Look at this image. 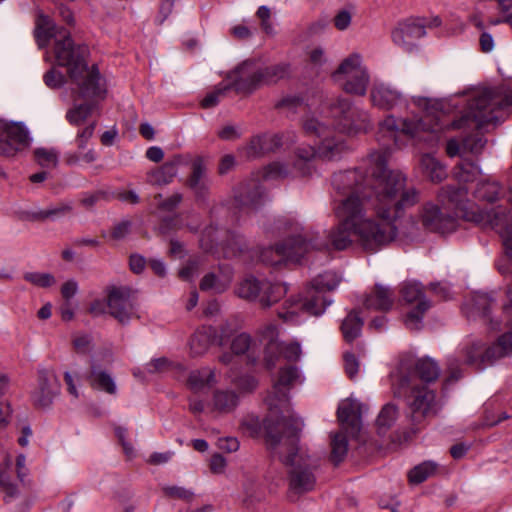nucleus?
<instances>
[{"instance_id":"f257e3e1","label":"nucleus","mask_w":512,"mask_h":512,"mask_svg":"<svg viewBox=\"0 0 512 512\" xmlns=\"http://www.w3.org/2000/svg\"><path fill=\"white\" fill-rule=\"evenodd\" d=\"M416 106L426 114L420 119H404L401 125L392 116L379 124L377 140L382 149L368 156L366 178L360 169L334 174L332 185L341 198L334 200L333 210L339 219L338 225L329 234V241H318L314 237L297 235L286 239L275 247L260 252V260L269 265L285 261L299 262L310 249L344 250L357 244L368 252H376L395 240V220L404 209L418 201L414 188H406L405 176L399 171L386 168L388 155L393 147L401 145L402 136L417 141L436 142L444 129L430 109L439 103L426 97H414Z\"/></svg>"},{"instance_id":"f03ea898","label":"nucleus","mask_w":512,"mask_h":512,"mask_svg":"<svg viewBox=\"0 0 512 512\" xmlns=\"http://www.w3.org/2000/svg\"><path fill=\"white\" fill-rule=\"evenodd\" d=\"M284 424L267 427L266 444L272 457L287 467L290 493L304 494L312 491L316 485L319 460L298 446L303 421L296 419L287 429H284Z\"/></svg>"},{"instance_id":"7ed1b4c3","label":"nucleus","mask_w":512,"mask_h":512,"mask_svg":"<svg viewBox=\"0 0 512 512\" xmlns=\"http://www.w3.org/2000/svg\"><path fill=\"white\" fill-rule=\"evenodd\" d=\"M54 56L58 66L65 67L67 74L78 86L83 97H93L103 92L99 83V70L95 65L89 67L86 58L88 47L75 44L69 34L64 30H57L53 20L42 13L38 15L35 29V38L40 48L48 45L53 37Z\"/></svg>"},{"instance_id":"20e7f679","label":"nucleus","mask_w":512,"mask_h":512,"mask_svg":"<svg viewBox=\"0 0 512 512\" xmlns=\"http://www.w3.org/2000/svg\"><path fill=\"white\" fill-rule=\"evenodd\" d=\"M339 283L340 278L335 272L327 271L318 275L312 280L311 288L306 291L305 296L291 297L285 302L278 312V317L286 323L297 324L303 314H323L332 300H328L322 293L334 290Z\"/></svg>"},{"instance_id":"39448f33","label":"nucleus","mask_w":512,"mask_h":512,"mask_svg":"<svg viewBox=\"0 0 512 512\" xmlns=\"http://www.w3.org/2000/svg\"><path fill=\"white\" fill-rule=\"evenodd\" d=\"M298 382H301V375L296 366L286 365L279 370L272 389L265 398L271 417L266 428L270 425L285 423L284 429H287L294 420L300 419L291 409L288 399L289 390Z\"/></svg>"},{"instance_id":"423d86ee","label":"nucleus","mask_w":512,"mask_h":512,"mask_svg":"<svg viewBox=\"0 0 512 512\" xmlns=\"http://www.w3.org/2000/svg\"><path fill=\"white\" fill-rule=\"evenodd\" d=\"M508 106H512V88L505 89L499 95L485 91L471 100L466 115L452 121L448 126L452 129H461L472 120L478 128H482L486 124L496 123L499 120V111Z\"/></svg>"},{"instance_id":"0eeeda50","label":"nucleus","mask_w":512,"mask_h":512,"mask_svg":"<svg viewBox=\"0 0 512 512\" xmlns=\"http://www.w3.org/2000/svg\"><path fill=\"white\" fill-rule=\"evenodd\" d=\"M509 303L504 305L503 316L508 329L501 335L497 342L489 347H484L481 342H472L465 350L466 362L483 369L486 362H492L512 352V284L507 289Z\"/></svg>"},{"instance_id":"6e6552de","label":"nucleus","mask_w":512,"mask_h":512,"mask_svg":"<svg viewBox=\"0 0 512 512\" xmlns=\"http://www.w3.org/2000/svg\"><path fill=\"white\" fill-rule=\"evenodd\" d=\"M438 196L443 205L454 210L455 217H463L484 229H488L489 224L494 220V213L503 209L501 207L491 211L476 209L468 199L467 188L460 183L443 187Z\"/></svg>"},{"instance_id":"1a4fd4ad","label":"nucleus","mask_w":512,"mask_h":512,"mask_svg":"<svg viewBox=\"0 0 512 512\" xmlns=\"http://www.w3.org/2000/svg\"><path fill=\"white\" fill-rule=\"evenodd\" d=\"M328 108L335 126L348 136L367 133L372 128L368 113L353 107L347 99H334L329 102Z\"/></svg>"},{"instance_id":"9d476101","label":"nucleus","mask_w":512,"mask_h":512,"mask_svg":"<svg viewBox=\"0 0 512 512\" xmlns=\"http://www.w3.org/2000/svg\"><path fill=\"white\" fill-rule=\"evenodd\" d=\"M399 387L409 389L406 403L413 425H421L426 419L438 413L434 391L424 385L414 383L410 378H399Z\"/></svg>"},{"instance_id":"9b49d317","label":"nucleus","mask_w":512,"mask_h":512,"mask_svg":"<svg viewBox=\"0 0 512 512\" xmlns=\"http://www.w3.org/2000/svg\"><path fill=\"white\" fill-rule=\"evenodd\" d=\"M259 339L264 345V363L267 369H273L281 359L296 362L302 354L298 342H280L278 329L274 324H267L259 330Z\"/></svg>"},{"instance_id":"f8f14e48","label":"nucleus","mask_w":512,"mask_h":512,"mask_svg":"<svg viewBox=\"0 0 512 512\" xmlns=\"http://www.w3.org/2000/svg\"><path fill=\"white\" fill-rule=\"evenodd\" d=\"M236 294L249 301H258L267 308L278 302L287 292L285 284L258 280L255 277L243 279L236 287Z\"/></svg>"},{"instance_id":"ddd939ff","label":"nucleus","mask_w":512,"mask_h":512,"mask_svg":"<svg viewBox=\"0 0 512 512\" xmlns=\"http://www.w3.org/2000/svg\"><path fill=\"white\" fill-rule=\"evenodd\" d=\"M334 76L342 82V87L347 93L365 95L369 84V75L367 69L362 65L359 55L353 54L343 60Z\"/></svg>"},{"instance_id":"4468645a","label":"nucleus","mask_w":512,"mask_h":512,"mask_svg":"<svg viewBox=\"0 0 512 512\" xmlns=\"http://www.w3.org/2000/svg\"><path fill=\"white\" fill-rule=\"evenodd\" d=\"M403 300L408 304H416L406 315L405 326L410 330L422 328L423 317L430 308V301L425 297L422 285L419 282H404L400 289Z\"/></svg>"},{"instance_id":"2eb2a0df","label":"nucleus","mask_w":512,"mask_h":512,"mask_svg":"<svg viewBox=\"0 0 512 512\" xmlns=\"http://www.w3.org/2000/svg\"><path fill=\"white\" fill-rule=\"evenodd\" d=\"M261 68L253 61H244L228 74L230 89L237 93L249 94L262 85Z\"/></svg>"},{"instance_id":"dca6fc26","label":"nucleus","mask_w":512,"mask_h":512,"mask_svg":"<svg viewBox=\"0 0 512 512\" xmlns=\"http://www.w3.org/2000/svg\"><path fill=\"white\" fill-rule=\"evenodd\" d=\"M424 19H408L392 31L393 43L405 52H413L417 41L426 34Z\"/></svg>"},{"instance_id":"f3484780","label":"nucleus","mask_w":512,"mask_h":512,"mask_svg":"<svg viewBox=\"0 0 512 512\" xmlns=\"http://www.w3.org/2000/svg\"><path fill=\"white\" fill-rule=\"evenodd\" d=\"M132 292L127 287H114L109 291L107 306L112 317L122 324H127L135 315Z\"/></svg>"},{"instance_id":"a211bd4d","label":"nucleus","mask_w":512,"mask_h":512,"mask_svg":"<svg viewBox=\"0 0 512 512\" xmlns=\"http://www.w3.org/2000/svg\"><path fill=\"white\" fill-rule=\"evenodd\" d=\"M328 107L329 103L323 105L321 111L311 112L303 117L302 129L306 136L321 140L333 132L332 127L335 124L334 119H329L332 117Z\"/></svg>"},{"instance_id":"6ab92c4d","label":"nucleus","mask_w":512,"mask_h":512,"mask_svg":"<svg viewBox=\"0 0 512 512\" xmlns=\"http://www.w3.org/2000/svg\"><path fill=\"white\" fill-rule=\"evenodd\" d=\"M60 384L55 373L46 368L38 370V387L32 394L33 403L37 407H48L58 394Z\"/></svg>"},{"instance_id":"aec40b11","label":"nucleus","mask_w":512,"mask_h":512,"mask_svg":"<svg viewBox=\"0 0 512 512\" xmlns=\"http://www.w3.org/2000/svg\"><path fill=\"white\" fill-rule=\"evenodd\" d=\"M234 199L239 209L252 212L263 204L264 192L260 183L252 179L238 186Z\"/></svg>"},{"instance_id":"412c9836","label":"nucleus","mask_w":512,"mask_h":512,"mask_svg":"<svg viewBox=\"0 0 512 512\" xmlns=\"http://www.w3.org/2000/svg\"><path fill=\"white\" fill-rule=\"evenodd\" d=\"M421 219L425 228L442 234L454 231L457 225L455 216L444 214L433 204L424 206Z\"/></svg>"},{"instance_id":"4be33fe9","label":"nucleus","mask_w":512,"mask_h":512,"mask_svg":"<svg viewBox=\"0 0 512 512\" xmlns=\"http://www.w3.org/2000/svg\"><path fill=\"white\" fill-rule=\"evenodd\" d=\"M95 127L96 122H91L77 133L75 142L78 148V152H69L65 155V162L68 165H76L80 161L89 164L96 160V153L93 149L82 152L86 148L87 142L92 138Z\"/></svg>"},{"instance_id":"5701e85b","label":"nucleus","mask_w":512,"mask_h":512,"mask_svg":"<svg viewBox=\"0 0 512 512\" xmlns=\"http://www.w3.org/2000/svg\"><path fill=\"white\" fill-rule=\"evenodd\" d=\"M188 163V157L175 155L162 166L147 173V182L154 186L170 184L178 173V167Z\"/></svg>"},{"instance_id":"b1692460","label":"nucleus","mask_w":512,"mask_h":512,"mask_svg":"<svg viewBox=\"0 0 512 512\" xmlns=\"http://www.w3.org/2000/svg\"><path fill=\"white\" fill-rule=\"evenodd\" d=\"M364 405L353 399L342 401L337 410L341 425L351 434H357L361 429V415Z\"/></svg>"},{"instance_id":"393cba45","label":"nucleus","mask_w":512,"mask_h":512,"mask_svg":"<svg viewBox=\"0 0 512 512\" xmlns=\"http://www.w3.org/2000/svg\"><path fill=\"white\" fill-rule=\"evenodd\" d=\"M318 158L324 161H336L350 151L347 142L332 132L325 136L317 145Z\"/></svg>"},{"instance_id":"a878e982","label":"nucleus","mask_w":512,"mask_h":512,"mask_svg":"<svg viewBox=\"0 0 512 512\" xmlns=\"http://www.w3.org/2000/svg\"><path fill=\"white\" fill-rule=\"evenodd\" d=\"M72 83L77 86V93L78 96L82 99H87L94 101L96 99H104L106 94V89L104 87V84L102 82L101 75L99 74V83L101 85V88L103 89V92L100 95L93 96V97H83L80 94L79 86L71 79ZM95 109V103L89 102V103H82V104H74L72 108H70L66 113V119L71 125H81L83 124L89 116L92 114L93 110Z\"/></svg>"},{"instance_id":"bb28decb","label":"nucleus","mask_w":512,"mask_h":512,"mask_svg":"<svg viewBox=\"0 0 512 512\" xmlns=\"http://www.w3.org/2000/svg\"><path fill=\"white\" fill-rule=\"evenodd\" d=\"M493 303L492 298L485 293H477L475 294L470 302H467L463 306V311L466 316L470 318L482 317L491 325V329L499 330L500 323L497 321H493L489 318V309Z\"/></svg>"},{"instance_id":"cd10ccee","label":"nucleus","mask_w":512,"mask_h":512,"mask_svg":"<svg viewBox=\"0 0 512 512\" xmlns=\"http://www.w3.org/2000/svg\"><path fill=\"white\" fill-rule=\"evenodd\" d=\"M488 228L495 230L499 234L504 251L512 261V217L506 209L503 208L501 211L494 213V220L489 224Z\"/></svg>"},{"instance_id":"c85d7f7f","label":"nucleus","mask_w":512,"mask_h":512,"mask_svg":"<svg viewBox=\"0 0 512 512\" xmlns=\"http://www.w3.org/2000/svg\"><path fill=\"white\" fill-rule=\"evenodd\" d=\"M394 301L395 294L389 287L376 284L365 297L364 306L367 309L387 312L393 307Z\"/></svg>"},{"instance_id":"c756f323","label":"nucleus","mask_w":512,"mask_h":512,"mask_svg":"<svg viewBox=\"0 0 512 512\" xmlns=\"http://www.w3.org/2000/svg\"><path fill=\"white\" fill-rule=\"evenodd\" d=\"M370 97L373 105L386 110L392 109L403 101L399 91L383 83L372 87Z\"/></svg>"},{"instance_id":"7c9ffc66","label":"nucleus","mask_w":512,"mask_h":512,"mask_svg":"<svg viewBox=\"0 0 512 512\" xmlns=\"http://www.w3.org/2000/svg\"><path fill=\"white\" fill-rule=\"evenodd\" d=\"M206 170V165L201 157L193 160L191 174L186 180V185L197 197H204L208 191L209 185L205 178Z\"/></svg>"},{"instance_id":"2f4dec72","label":"nucleus","mask_w":512,"mask_h":512,"mask_svg":"<svg viewBox=\"0 0 512 512\" xmlns=\"http://www.w3.org/2000/svg\"><path fill=\"white\" fill-rule=\"evenodd\" d=\"M318 158V149L304 145L299 146L294 151L293 169L302 176L310 175L313 171V161Z\"/></svg>"},{"instance_id":"473e14b6","label":"nucleus","mask_w":512,"mask_h":512,"mask_svg":"<svg viewBox=\"0 0 512 512\" xmlns=\"http://www.w3.org/2000/svg\"><path fill=\"white\" fill-rule=\"evenodd\" d=\"M440 374V368L431 358L418 359L414 364V370L409 375H401L400 378L413 379L417 383V379L430 383L435 381Z\"/></svg>"},{"instance_id":"72a5a7b5","label":"nucleus","mask_w":512,"mask_h":512,"mask_svg":"<svg viewBox=\"0 0 512 512\" xmlns=\"http://www.w3.org/2000/svg\"><path fill=\"white\" fill-rule=\"evenodd\" d=\"M239 404V396L233 390L218 389L213 393L211 411L219 414L233 412Z\"/></svg>"},{"instance_id":"f704fd0d","label":"nucleus","mask_w":512,"mask_h":512,"mask_svg":"<svg viewBox=\"0 0 512 512\" xmlns=\"http://www.w3.org/2000/svg\"><path fill=\"white\" fill-rule=\"evenodd\" d=\"M0 132L20 150L30 145L31 138L29 132L21 123H6L0 121Z\"/></svg>"},{"instance_id":"c9c22d12","label":"nucleus","mask_w":512,"mask_h":512,"mask_svg":"<svg viewBox=\"0 0 512 512\" xmlns=\"http://www.w3.org/2000/svg\"><path fill=\"white\" fill-rule=\"evenodd\" d=\"M216 383L215 370L209 367L192 370L187 378V386L193 392H200Z\"/></svg>"},{"instance_id":"e433bc0d","label":"nucleus","mask_w":512,"mask_h":512,"mask_svg":"<svg viewBox=\"0 0 512 512\" xmlns=\"http://www.w3.org/2000/svg\"><path fill=\"white\" fill-rule=\"evenodd\" d=\"M89 384L92 388L104 391L114 395L117 392V386L113 377L106 371L100 369L94 363L91 364V370L88 376Z\"/></svg>"},{"instance_id":"4c0bfd02","label":"nucleus","mask_w":512,"mask_h":512,"mask_svg":"<svg viewBox=\"0 0 512 512\" xmlns=\"http://www.w3.org/2000/svg\"><path fill=\"white\" fill-rule=\"evenodd\" d=\"M215 338V332L212 328L197 330L190 340V352L193 356H201L206 353Z\"/></svg>"},{"instance_id":"58836bf2","label":"nucleus","mask_w":512,"mask_h":512,"mask_svg":"<svg viewBox=\"0 0 512 512\" xmlns=\"http://www.w3.org/2000/svg\"><path fill=\"white\" fill-rule=\"evenodd\" d=\"M220 247L224 257L230 258L241 255L247 249V244L241 235L230 232L226 239L221 242Z\"/></svg>"},{"instance_id":"ea45409f","label":"nucleus","mask_w":512,"mask_h":512,"mask_svg":"<svg viewBox=\"0 0 512 512\" xmlns=\"http://www.w3.org/2000/svg\"><path fill=\"white\" fill-rule=\"evenodd\" d=\"M363 326V320L359 317L358 312L351 311L343 320L341 330L343 337L347 342L354 341L360 336Z\"/></svg>"},{"instance_id":"a19ab883","label":"nucleus","mask_w":512,"mask_h":512,"mask_svg":"<svg viewBox=\"0 0 512 512\" xmlns=\"http://www.w3.org/2000/svg\"><path fill=\"white\" fill-rule=\"evenodd\" d=\"M398 414V408L394 404L384 405L376 419L378 433L385 434L396 422Z\"/></svg>"},{"instance_id":"79ce46f5","label":"nucleus","mask_w":512,"mask_h":512,"mask_svg":"<svg viewBox=\"0 0 512 512\" xmlns=\"http://www.w3.org/2000/svg\"><path fill=\"white\" fill-rule=\"evenodd\" d=\"M501 187L498 182L483 180L477 184L475 198L481 201L494 202L499 198Z\"/></svg>"},{"instance_id":"37998d69","label":"nucleus","mask_w":512,"mask_h":512,"mask_svg":"<svg viewBox=\"0 0 512 512\" xmlns=\"http://www.w3.org/2000/svg\"><path fill=\"white\" fill-rule=\"evenodd\" d=\"M268 138L264 135L254 136L250 142L243 148V152L248 158L259 157L264 153L273 151V146H268Z\"/></svg>"},{"instance_id":"c03bdc74","label":"nucleus","mask_w":512,"mask_h":512,"mask_svg":"<svg viewBox=\"0 0 512 512\" xmlns=\"http://www.w3.org/2000/svg\"><path fill=\"white\" fill-rule=\"evenodd\" d=\"M437 469V464L433 461H425L410 470L408 476L413 484H420L430 476H432Z\"/></svg>"},{"instance_id":"a18cd8bd","label":"nucleus","mask_w":512,"mask_h":512,"mask_svg":"<svg viewBox=\"0 0 512 512\" xmlns=\"http://www.w3.org/2000/svg\"><path fill=\"white\" fill-rule=\"evenodd\" d=\"M348 441L344 433L337 432L331 437V460L338 464L346 456Z\"/></svg>"},{"instance_id":"49530a36","label":"nucleus","mask_w":512,"mask_h":512,"mask_svg":"<svg viewBox=\"0 0 512 512\" xmlns=\"http://www.w3.org/2000/svg\"><path fill=\"white\" fill-rule=\"evenodd\" d=\"M231 350L235 355H241L248 352L249 359L253 362L256 361L254 345H252L251 337L248 334L241 333L237 335L231 343Z\"/></svg>"},{"instance_id":"de8ad7c7","label":"nucleus","mask_w":512,"mask_h":512,"mask_svg":"<svg viewBox=\"0 0 512 512\" xmlns=\"http://www.w3.org/2000/svg\"><path fill=\"white\" fill-rule=\"evenodd\" d=\"M34 157L41 167L55 168L58 165L59 152L54 148H37Z\"/></svg>"},{"instance_id":"09e8293b","label":"nucleus","mask_w":512,"mask_h":512,"mask_svg":"<svg viewBox=\"0 0 512 512\" xmlns=\"http://www.w3.org/2000/svg\"><path fill=\"white\" fill-rule=\"evenodd\" d=\"M422 166L434 182L442 181L446 176L444 167L430 155H424L421 159Z\"/></svg>"},{"instance_id":"8fccbe9b","label":"nucleus","mask_w":512,"mask_h":512,"mask_svg":"<svg viewBox=\"0 0 512 512\" xmlns=\"http://www.w3.org/2000/svg\"><path fill=\"white\" fill-rule=\"evenodd\" d=\"M229 280L222 281L214 273L206 274L200 282V289L202 291H212L214 293H222L229 286Z\"/></svg>"},{"instance_id":"3c124183","label":"nucleus","mask_w":512,"mask_h":512,"mask_svg":"<svg viewBox=\"0 0 512 512\" xmlns=\"http://www.w3.org/2000/svg\"><path fill=\"white\" fill-rule=\"evenodd\" d=\"M289 174L290 168L288 164L281 161H274L264 168L263 178L266 180H277L286 178Z\"/></svg>"},{"instance_id":"603ef678","label":"nucleus","mask_w":512,"mask_h":512,"mask_svg":"<svg viewBox=\"0 0 512 512\" xmlns=\"http://www.w3.org/2000/svg\"><path fill=\"white\" fill-rule=\"evenodd\" d=\"M229 90L230 84H227L226 82L219 83L213 91L207 93V95L202 99L201 106L205 109L215 107Z\"/></svg>"},{"instance_id":"864d4df0","label":"nucleus","mask_w":512,"mask_h":512,"mask_svg":"<svg viewBox=\"0 0 512 512\" xmlns=\"http://www.w3.org/2000/svg\"><path fill=\"white\" fill-rule=\"evenodd\" d=\"M289 67L286 64H276L261 69L262 84L276 82L288 75Z\"/></svg>"},{"instance_id":"5fc2aeb1","label":"nucleus","mask_w":512,"mask_h":512,"mask_svg":"<svg viewBox=\"0 0 512 512\" xmlns=\"http://www.w3.org/2000/svg\"><path fill=\"white\" fill-rule=\"evenodd\" d=\"M479 173L480 170L474 163L463 162L457 167L455 175L459 182H470L474 181Z\"/></svg>"},{"instance_id":"6e6d98bb","label":"nucleus","mask_w":512,"mask_h":512,"mask_svg":"<svg viewBox=\"0 0 512 512\" xmlns=\"http://www.w3.org/2000/svg\"><path fill=\"white\" fill-rule=\"evenodd\" d=\"M24 279L38 287H50L55 284V278L50 273H40V272H28L24 275Z\"/></svg>"},{"instance_id":"4d7b16f0","label":"nucleus","mask_w":512,"mask_h":512,"mask_svg":"<svg viewBox=\"0 0 512 512\" xmlns=\"http://www.w3.org/2000/svg\"><path fill=\"white\" fill-rule=\"evenodd\" d=\"M162 492L166 497L185 501L191 500L194 496L191 490L180 486H163Z\"/></svg>"},{"instance_id":"13d9d810","label":"nucleus","mask_w":512,"mask_h":512,"mask_svg":"<svg viewBox=\"0 0 512 512\" xmlns=\"http://www.w3.org/2000/svg\"><path fill=\"white\" fill-rule=\"evenodd\" d=\"M71 211V207L69 205H60L53 209L41 210L34 214V218L38 220H44L48 218H56L65 215L66 213Z\"/></svg>"},{"instance_id":"bf43d9fd","label":"nucleus","mask_w":512,"mask_h":512,"mask_svg":"<svg viewBox=\"0 0 512 512\" xmlns=\"http://www.w3.org/2000/svg\"><path fill=\"white\" fill-rule=\"evenodd\" d=\"M43 80L49 88H59L65 83L64 75L55 68L48 70L44 74Z\"/></svg>"},{"instance_id":"052dcab7","label":"nucleus","mask_w":512,"mask_h":512,"mask_svg":"<svg viewBox=\"0 0 512 512\" xmlns=\"http://www.w3.org/2000/svg\"><path fill=\"white\" fill-rule=\"evenodd\" d=\"M132 223L129 220H123L114 225L111 232V237L114 240H123L131 232Z\"/></svg>"},{"instance_id":"680f3d73","label":"nucleus","mask_w":512,"mask_h":512,"mask_svg":"<svg viewBox=\"0 0 512 512\" xmlns=\"http://www.w3.org/2000/svg\"><path fill=\"white\" fill-rule=\"evenodd\" d=\"M344 369L350 379H354L359 371V362L351 353L344 355Z\"/></svg>"},{"instance_id":"e2e57ef3","label":"nucleus","mask_w":512,"mask_h":512,"mask_svg":"<svg viewBox=\"0 0 512 512\" xmlns=\"http://www.w3.org/2000/svg\"><path fill=\"white\" fill-rule=\"evenodd\" d=\"M352 20V14L348 10H340L334 17L333 23L336 29L340 31L346 30Z\"/></svg>"},{"instance_id":"0e129e2a","label":"nucleus","mask_w":512,"mask_h":512,"mask_svg":"<svg viewBox=\"0 0 512 512\" xmlns=\"http://www.w3.org/2000/svg\"><path fill=\"white\" fill-rule=\"evenodd\" d=\"M91 343L92 339L89 335H76L73 338V346L78 353H88L91 349Z\"/></svg>"},{"instance_id":"69168bd1","label":"nucleus","mask_w":512,"mask_h":512,"mask_svg":"<svg viewBox=\"0 0 512 512\" xmlns=\"http://www.w3.org/2000/svg\"><path fill=\"white\" fill-rule=\"evenodd\" d=\"M257 16L261 20V27L266 34L273 33V26L270 21V9L267 6H260L257 10Z\"/></svg>"},{"instance_id":"338daca9","label":"nucleus","mask_w":512,"mask_h":512,"mask_svg":"<svg viewBox=\"0 0 512 512\" xmlns=\"http://www.w3.org/2000/svg\"><path fill=\"white\" fill-rule=\"evenodd\" d=\"M21 151L18 147H15L13 143L0 133V155L5 157H12L16 153Z\"/></svg>"},{"instance_id":"774afa93","label":"nucleus","mask_w":512,"mask_h":512,"mask_svg":"<svg viewBox=\"0 0 512 512\" xmlns=\"http://www.w3.org/2000/svg\"><path fill=\"white\" fill-rule=\"evenodd\" d=\"M215 232L216 230L213 227H209L203 231L200 244L205 251H212L214 249L215 238L213 237V234Z\"/></svg>"}]
</instances>
